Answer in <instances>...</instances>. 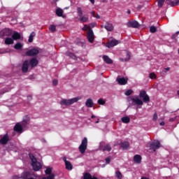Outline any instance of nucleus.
<instances>
[{"instance_id":"38","label":"nucleus","mask_w":179,"mask_h":179,"mask_svg":"<svg viewBox=\"0 0 179 179\" xmlns=\"http://www.w3.org/2000/svg\"><path fill=\"white\" fill-rule=\"evenodd\" d=\"M150 79H156V74L155 73H150Z\"/></svg>"},{"instance_id":"15","label":"nucleus","mask_w":179,"mask_h":179,"mask_svg":"<svg viewBox=\"0 0 179 179\" xmlns=\"http://www.w3.org/2000/svg\"><path fill=\"white\" fill-rule=\"evenodd\" d=\"M55 13L57 16H58L59 17H65V16L64 15V10H62V8H57Z\"/></svg>"},{"instance_id":"47","label":"nucleus","mask_w":179,"mask_h":179,"mask_svg":"<svg viewBox=\"0 0 179 179\" xmlns=\"http://www.w3.org/2000/svg\"><path fill=\"white\" fill-rule=\"evenodd\" d=\"M165 69H166V71H170V68H166Z\"/></svg>"},{"instance_id":"6","label":"nucleus","mask_w":179,"mask_h":179,"mask_svg":"<svg viewBox=\"0 0 179 179\" xmlns=\"http://www.w3.org/2000/svg\"><path fill=\"white\" fill-rule=\"evenodd\" d=\"M99 149L100 150H103V152H110V150H111V146L104 142H101Z\"/></svg>"},{"instance_id":"5","label":"nucleus","mask_w":179,"mask_h":179,"mask_svg":"<svg viewBox=\"0 0 179 179\" xmlns=\"http://www.w3.org/2000/svg\"><path fill=\"white\" fill-rule=\"evenodd\" d=\"M87 149V138H84L82 141V143L79 146V150L80 153L83 154L85 152H86V150Z\"/></svg>"},{"instance_id":"53","label":"nucleus","mask_w":179,"mask_h":179,"mask_svg":"<svg viewBox=\"0 0 179 179\" xmlns=\"http://www.w3.org/2000/svg\"><path fill=\"white\" fill-rule=\"evenodd\" d=\"M177 34H179V31L177 32Z\"/></svg>"},{"instance_id":"41","label":"nucleus","mask_w":179,"mask_h":179,"mask_svg":"<svg viewBox=\"0 0 179 179\" xmlns=\"http://www.w3.org/2000/svg\"><path fill=\"white\" fill-rule=\"evenodd\" d=\"M98 103H99V104L103 105L106 103V101H104V100H103V99H99V100H98Z\"/></svg>"},{"instance_id":"40","label":"nucleus","mask_w":179,"mask_h":179,"mask_svg":"<svg viewBox=\"0 0 179 179\" xmlns=\"http://www.w3.org/2000/svg\"><path fill=\"white\" fill-rule=\"evenodd\" d=\"M83 30H85V31H86V30H92V29H90V27H89L88 25H85V27L83 28Z\"/></svg>"},{"instance_id":"46","label":"nucleus","mask_w":179,"mask_h":179,"mask_svg":"<svg viewBox=\"0 0 179 179\" xmlns=\"http://www.w3.org/2000/svg\"><path fill=\"white\" fill-rule=\"evenodd\" d=\"M90 1L91 2V3L94 4V0H90Z\"/></svg>"},{"instance_id":"54","label":"nucleus","mask_w":179,"mask_h":179,"mask_svg":"<svg viewBox=\"0 0 179 179\" xmlns=\"http://www.w3.org/2000/svg\"><path fill=\"white\" fill-rule=\"evenodd\" d=\"M55 1H58V0H55Z\"/></svg>"},{"instance_id":"49","label":"nucleus","mask_w":179,"mask_h":179,"mask_svg":"<svg viewBox=\"0 0 179 179\" xmlns=\"http://www.w3.org/2000/svg\"><path fill=\"white\" fill-rule=\"evenodd\" d=\"M96 124H99V119H97V121L96 122Z\"/></svg>"},{"instance_id":"25","label":"nucleus","mask_w":179,"mask_h":179,"mask_svg":"<svg viewBox=\"0 0 179 179\" xmlns=\"http://www.w3.org/2000/svg\"><path fill=\"white\" fill-rule=\"evenodd\" d=\"M142 160V157H141V155H135L134 157V161L135 163H141V161Z\"/></svg>"},{"instance_id":"30","label":"nucleus","mask_w":179,"mask_h":179,"mask_svg":"<svg viewBox=\"0 0 179 179\" xmlns=\"http://www.w3.org/2000/svg\"><path fill=\"white\" fill-rule=\"evenodd\" d=\"M121 146L122 148H123V149H128V148H129V143L128 142L122 143Z\"/></svg>"},{"instance_id":"9","label":"nucleus","mask_w":179,"mask_h":179,"mask_svg":"<svg viewBox=\"0 0 179 179\" xmlns=\"http://www.w3.org/2000/svg\"><path fill=\"white\" fill-rule=\"evenodd\" d=\"M150 149L153 150V152H156V149H159L160 148V142L159 141H154L150 145Z\"/></svg>"},{"instance_id":"32","label":"nucleus","mask_w":179,"mask_h":179,"mask_svg":"<svg viewBox=\"0 0 179 179\" xmlns=\"http://www.w3.org/2000/svg\"><path fill=\"white\" fill-rule=\"evenodd\" d=\"M22 47H23V45H22V43H17L14 46V48H15V50H20V48H22Z\"/></svg>"},{"instance_id":"33","label":"nucleus","mask_w":179,"mask_h":179,"mask_svg":"<svg viewBox=\"0 0 179 179\" xmlns=\"http://www.w3.org/2000/svg\"><path fill=\"white\" fill-rule=\"evenodd\" d=\"M116 177H117V178H118V179H122V174L121 173V172H120V171H116Z\"/></svg>"},{"instance_id":"19","label":"nucleus","mask_w":179,"mask_h":179,"mask_svg":"<svg viewBox=\"0 0 179 179\" xmlns=\"http://www.w3.org/2000/svg\"><path fill=\"white\" fill-rule=\"evenodd\" d=\"M133 103H135L138 106H142L143 104V102L139 98L133 99Z\"/></svg>"},{"instance_id":"21","label":"nucleus","mask_w":179,"mask_h":179,"mask_svg":"<svg viewBox=\"0 0 179 179\" xmlns=\"http://www.w3.org/2000/svg\"><path fill=\"white\" fill-rule=\"evenodd\" d=\"M8 141L9 139L8 138V135H5L1 140H0V143L2 145H5L6 143H8Z\"/></svg>"},{"instance_id":"23","label":"nucleus","mask_w":179,"mask_h":179,"mask_svg":"<svg viewBox=\"0 0 179 179\" xmlns=\"http://www.w3.org/2000/svg\"><path fill=\"white\" fill-rule=\"evenodd\" d=\"M103 59L106 64H113V60L110 59V57H108V56L104 55L103 57Z\"/></svg>"},{"instance_id":"28","label":"nucleus","mask_w":179,"mask_h":179,"mask_svg":"<svg viewBox=\"0 0 179 179\" xmlns=\"http://www.w3.org/2000/svg\"><path fill=\"white\" fill-rule=\"evenodd\" d=\"M36 37V33L32 32L29 37V43H33V38Z\"/></svg>"},{"instance_id":"27","label":"nucleus","mask_w":179,"mask_h":179,"mask_svg":"<svg viewBox=\"0 0 179 179\" xmlns=\"http://www.w3.org/2000/svg\"><path fill=\"white\" fill-rule=\"evenodd\" d=\"M31 66L34 67L37 64H38V61H37L36 59H32L30 62Z\"/></svg>"},{"instance_id":"17","label":"nucleus","mask_w":179,"mask_h":179,"mask_svg":"<svg viewBox=\"0 0 179 179\" xmlns=\"http://www.w3.org/2000/svg\"><path fill=\"white\" fill-rule=\"evenodd\" d=\"M1 33H3V36H12V30L9 29H6L3 30Z\"/></svg>"},{"instance_id":"34","label":"nucleus","mask_w":179,"mask_h":179,"mask_svg":"<svg viewBox=\"0 0 179 179\" xmlns=\"http://www.w3.org/2000/svg\"><path fill=\"white\" fill-rule=\"evenodd\" d=\"M93 178H92V176L90 175V173H85L84 175V179H92Z\"/></svg>"},{"instance_id":"35","label":"nucleus","mask_w":179,"mask_h":179,"mask_svg":"<svg viewBox=\"0 0 179 179\" xmlns=\"http://www.w3.org/2000/svg\"><path fill=\"white\" fill-rule=\"evenodd\" d=\"M157 29L156 28V27H151L150 28V33H156Z\"/></svg>"},{"instance_id":"31","label":"nucleus","mask_w":179,"mask_h":179,"mask_svg":"<svg viewBox=\"0 0 179 179\" xmlns=\"http://www.w3.org/2000/svg\"><path fill=\"white\" fill-rule=\"evenodd\" d=\"M49 30L52 33H54V31H55V30H57V27L54 24H52L49 27Z\"/></svg>"},{"instance_id":"50","label":"nucleus","mask_w":179,"mask_h":179,"mask_svg":"<svg viewBox=\"0 0 179 179\" xmlns=\"http://www.w3.org/2000/svg\"><path fill=\"white\" fill-rule=\"evenodd\" d=\"M177 94L178 96H179V90L177 92Z\"/></svg>"},{"instance_id":"8","label":"nucleus","mask_w":179,"mask_h":179,"mask_svg":"<svg viewBox=\"0 0 179 179\" xmlns=\"http://www.w3.org/2000/svg\"><path fill=\"white\" fill-rule=\"evenodd\" d=\"M87 40L90 43H93L94 41V34L92 30H89L87 33Z\"/></svg>"},{"instance_id":"14","label":"nucleus","mask_w":179,"mask_h":179,"mask_svg":"<svg viewBox=\"0 0 179 179\" xmlns=\"http://www.w3.org/2000/svg\"><path fill=\"white\" fill-rule=\"evenodd\" d=\"M127 27L134 28L139 27V23H138L136 21H130L127 22Z\"/></svg>"},{"instance_id":"3","label":"nucleus","mask_w":179,"mask_h":179,"mask_svg":"<svg viewBox=\"0 0 179 179\" xmlns=\"http://www.w3.org/2000/svg\"><path fill=\"white\" fill-rule=\"evenodd\" d=\"M130 57L131 55H129V52H128V50H123L120 52V61H122V62L129 61Z\"/></svg>"},{"instance_id":"10","label":"nucleus","mask_w":179,"mask_h":179,"mask_svg":"<svg viewBox=\"0 0 179 179\" xmlns=\"http://www.w3.org/2000/svg\"><path fill=\"white\" fill-rule=\"evenodd\" d=\"M140 97H141L143 99V101L148 102L150 101V99L149 98V96L146 94V92L141 91L140 92Z\"/></svg>"},{"instance_id":"36","label":"nucleus","mask_w":179,"mask_h":179,"mask_svg":"<svg viewBox=\"0 0 179 179\" xmlns=\"http://www.w3.org/2000/svg\"><path fill=\"white\" fill-rule=\"evenodd\" d=\"M163 3H164V0H158V6L159 8L163 6Z\"/></svg>"},{"instance_id":"22","label":"nucleus","mask_w":179,"mask_h":179,"mask_svg":"<svg viewBox=\"0 0 179 179\" xmlns=\"http://www.w3.org/2000/svg\"><path fill=\"white\" fill-rule=\"evenodd\" d=\"M105 29L108 31H113V30H114V27L110 24L108 23L106 26H105Z\"/></svg>"},{"instance_id":"26","label":"nucleus","mask_w":179,"mask_h":179,"mask_svg":"<svg viewBox=\"0 0 179 179\" xmlns=\"http://www.w3.org/2000/svg\"><path fill=\"white\" fill-rule=\"evenodd\" d=\"M129 121H131V119L128 116L122 117V122H124V124H128Z\"/></svg>"},{"instance_id":"2","label":"nucleus","mask_w":179,"mask_h":179,"mask_svg":"<svg viewBox=\"0 0 179 179\" xmlns=\"http://www.w3.org/2000/svg\"><path fill=\"white\" fill-rule=\"evenodd\" d=\"M82 99L81 97H76L71 99H62L60 102V104L62 106H71V104H73V103H77V101H79Z\"/></svg>"},{"instance_id":"7","label":"nucleus","mask_w":179,"mask_h":179,"mask_svg":"<svg viewBox=\"0 0 179 179\" xmlns=\"http://www.w3.org/2000/svg\"><path fill=\"white\" fill-rule=\"evenodd\" d=\"M120 43L121 41H118L117 39H112L106 43V47H108V48H111L113 47H115V45H118V44H120Z\"/></svg>"},{"instance_id":"11","label":"nucleus","mask_w":179,"mask_h":179,"mask_svg":"<svg viewBox=\"0 0 179 179\" xmlns=\"http://www.w3.org/2000/svg\"><path fill=\"white\" fill-rule=\"evenodd\" d=\"M117 81L118 82L119 85H127V83H128V78L117 77Z\"/></svg>"},{"instance_id":"29","label":"nucleus","mask_w":179,"mask_h":179,"mask_svg":"<svg viewBox=\"0 0 179 179\" xmlns=\"http://www.w3.org/2000/svg\"><path fill=\"white\" fill-rule=\"evenodd\" d=\"M85 105L87 106V107H92L93 106V101H92V99H87Z\"/></svg>"},{"instance_id":"48","label":"nucleus","mask_w":179,"mask_h":179,"mask_svg":"<svg viewBox=\"0 0 179 179\" xmlns=\"http://www.w3.org/2000/svg\"><path fill=\"white\" fill-rule=\"evenodd\" d=\"M19 178H17V176H15L14 179H18Z\"/></svg>"},{"instance_id":"12","label":"nucleus","mask_w":179,"mask_h":179,"mask_svg":"<svg viewBox=\"0 0 179 179\" xmlns=\"http://www.w3.org/2000/svg\"><path fill=\"white\" fill-rule=\"evenodd\" d=\"M27 55L28 56H33V55H37V54H38V49L37 48H34L31 50H29L28 52H27Z\"/></svg>"},{"instance_id":"42","label":"nucleus","mask_w":179,"mask_h":179,"mask_svg":"<svg viewBox=\"0 0 179 179\" xmlns=\"http://www.w3.org/2000/svg\"><path fill=\"white\" fill-rule=\"evenodd\" d=\"M153 121L157 120V113H155L152 117Z\"/></svg>"},{"instance_id":"45","label":"nucleus","mask_w":179,"mask_h":179,"mask_svg":"<svg viewBox=\"0 0 179 179\" xmlns=\"http://www.w3.org/2000/svg\"><path fill=\"white\" fill-rule=\"evenodd\" d=\"M159 125H161V127L164 126V122H161L159 123Z\"/></svg>"},{"instance_id":"39","label":"nucleus","mask_w":179,"mask_h":179,"mask_svg":"<svg viewBox=\"0 0 179 179\" xmlns=\"http://www.w3.org/2000/svg\"><path fill=\"white\" fill-rule=\"evenodd\" d=\"M131 94H132V90H129L125 92V95L126 96H131Z\"/></svg>"},{"instance_id":"37","label":"nucleus","mask_w":179,"mask_h":179,"mask_svg":"<svg viewBox=\"0 0 179 179\" xmlns=\"http://www.w3.org/2000/svg\"><path fill=\"white\" fill-rule=\"evenodd\" d=\"M91 14L94 16V17H96V19H100V15L96 14L94 11L91 12Z\"/></svg>"},{"instance_id":"51","label":"nucleus","mask_w":179,"mask_h":179,"mask_svg":"<svg viewBox=\"0 0 179 179\" xmlns=\"http://www.w3.org/2000/svg\"><path fill=\"white\" fill-rule=\"evenodd\" d=\"M95 117V116L94 115H92V118H94Z\"/></svg>"},{"instance_id":"52","label":"nucleus","mask_w":179,"mask_h":179,"mask_svg":"<svg viewBox=\"0 0 179 179\" xmlns=\"http://www.w3.org/2000/svg\"><path fill=\"white\" fill-rule=\"evenodd\" d=\"M128 13H131V10H129V11H128Z\"/></svg>"},{"instance_id":"20","label":"nucleus","mask_w":179,"mask_h":179,"mask_svg":"<svg viewBox=\"0 0 179 179\" xmlns=\"http://www.w3.org/2000/svg\"><path fill=\"white\" fill-rule=\"evenodd\" d=\"M13 40H20V34L19 32H14L12 35Z\"/></svg>"},{"instance_id":"24","label":"nucleus","mask_w":179,"mask_h":179,"mask_svg":"<svg viewBox=\"0 0 179 179\" xmlns=\"http://www.w3.org/2000/svg\"><path fill=\"white\" fill-rule=\"evenodd\" d=\"M5 44H6L7 45H9L10 44H13V38H6L5 39Z\"/></svg>"},{"instance_id":"18","label":"nucleus","mask_w":179,"mask_h":179,"mask_svg":"<svg viewBox=\"0 0 179 179\" xmlns=\"http://www.w3.org/2000/svg\"><path fill=\"white\" fill-rule=\"evenodd\" d=\"M14 130L16 131V132H22V124L20 123L16 124L14 127Z\"/></svg>"},{"instance_id":"16","label":"nucleus","mask_w":179,"mask_h":179,"mask_svg":"<svg viewBox=\"0 0 179 179\" xmlns=\"http://www.w3.org/2000/svg\"><path fill=\"white\" fill-rule=\"evenodd\" d=\"M29 71V61L26 60L22 64V72H27Z\"/></svg>"},{"instance_id":"4","label":"nucleus","mask_w":179,"mask_h":179,"mask_svg":"<svg viewBox=\"0 0 179 179\" xmlns=\"http://www.w3.org/2000/svg\"><path fill=\"white\" fill-rule=\"evenodd\" d=\"M77 12L78 13L79 20L80 22L85 23L89 20V17H87V15H83V10H82V8L78 7L77 8Z\"/></svg>"},{"instance_id":"13","label":"nucleus","mask_w":179,"mask_h":179,"mask_svg":"<svg viewBox=\"0 0 179 179\" xmlns=\"http://www.w3.org/2000/svg\"><path fill=\"white\" fill-rule=\"evenodd\" d=\"M63 160L65 163L66 170H72L73 169L72 164H71L69 161L66 160V157H64Z\"/></svg>"},{"instance_id":"43","label":"nucleus","mask_w":179,"mask_h":179,"mask_svg":"<svg viewBox=\"0 0 179 179\" xmlns=\"http://www.w3.org/2000/svg\"><path fill=\"white\" fill-rule=\"evenodd\" d=\"M52 85H54V86H57V85H58V80H53Z\"/></svg>"},{"instance_id":"44","label":"nucleus","mask_w":179,"mask_h":179,"mask_svg":"<svg viewBox=\"0 0 179 179\" xmlns=\"http://www.w3.org/2000/svg\"><path fill=\"white\" fill-rule=\"evenodd\" d=\"M106 162L108 164V163H110V158H106Z\"/></svg>"},{"instance_id":"1","label":"nucleus","mask_w":179,"mask_h":179,"mask_svg":"<svg viewBox=\"0 0 179 179\" xmlns=\"http://www.w3.org/2000/svg\"><path fill=\"white\" fill-rule=\"evenodd\" d=\"M29 157L31 160V166L33 167V169L34 171H38L42 167L41 164L38 162H37V159L34 157V155L30 154Z\"/></svg>"}]
</instances>
